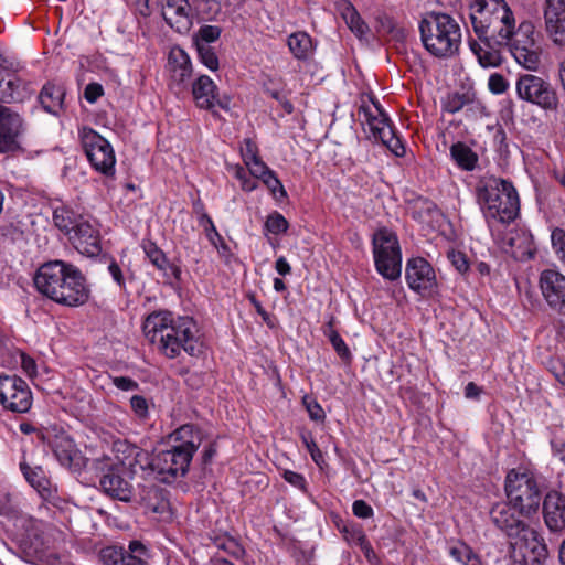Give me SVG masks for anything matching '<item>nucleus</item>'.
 <instances>
[{"instance_id": "f257e3e1", "label": "nucleus", "mask_w": 565, "mask_h": 565, "mask_svg": "<svg viewBox=\"0 0 565 565\" xmlns=\"http://www.w3.org/2000/svg\"><path fill=\"white\" fill-rule=\"evenodd\" d=\"M469 9L472 29L479 39L489 38L494 44L505 45L524 68H539L542 50L534 39L531 21H522L516 26L514 13L505 0H472Z\"/></svg>"}, {"instance_id": "f03ea898", "label": "nucleus", "mask_w": 565, "mask_h": 565, "mask_svg": "<svg viewBox=\"0 0 565 565\" xmlns=\"http://www.w3.org/2000/svg\"><path fill=\"white\" fill-rule=\"evenodd\" d=\"M143 333L168 359L179 356L181 351L191 356L202 352L199 329L191 317H174L170 311L152 312L143 322Z\"/></svg>"}, {"instance_id": "7ed1b4c3", "label": "nucleus", "mask_w": 565, "mask_h": 565, "mask_svg": "<svg viewBox=\"0 0 565 565\" xmlns=\"http://www.w3.org/2000/svg\"><path fill=\"white\" fill-rule=\"evenodd\" d=\"M34 285L40 294L67 307L82 306L89 298V288L82 271L64 260L43 264L35 274Z\"/></svg>"}, {"instance_id": "20e7f679", "label": "nucleus", "mask_w": 565, "mask_h": 565, "mask_svg": "<svg viewBox=\"0 0 565 565\" xmlns=\"http://www.w3.org/2000/svg\"><path fill=\"white\" fill-rule=\"evenodd\" d=\"M174 444L170 449L153 455L152 471L166 483L184 477L194 452L204 440V433L194 425H183L173 431Z\"/></svg>"}, {"instance_id": "39448f33", "label": "nucleus", "mask_w": 565, "mask_h": 565, "mask_svg": "<svg viewBox=\"0 0 565 565\" xmlns=\"http://www.w3.org/2000/svg\"><path fill=\"white\" fill-rule=\"evenodd\" d=\"M476 194L486 217L498 220L501 223H510L519 214L518 192L507 180L493 175L484 177L478 182Z\"/></svg>"}, {"instance_id": "423d86ee", "label": "nucleus", "mask_w": 565, "mask_h": 565, "mask_svg": "<svg viewBox=\"0 0 565 565\" xmlns=\"http://www.w3.org/2000/svg\"><path fill=\"white\" fill-rule=\"evenodd\" d=\"M420 38L425 49L434 56L447 58L456 55L461 44V29L447 13L431 12L420 21Z\"/></svg>"}, {"instance_id": "0eeeda50", "label": "nucleus", "mask_w": 565, "mask_h": 565, "mask_svg": "<svg viewBox=\"0 0 565 565\" xmlns=\"http://www.w3.org/2000/svg\"><path fill=\"white\" fill-rule=\"evenodd\" d=\"M56 227L64 232L72 245L88 257L102 252L99 231L88 216L77 214L68 207H58L53 213Z\"/></svg>"}, {"instance_id": "6e6552de", "label": "nucleus", "mask_w": 565, "mask_h": 565, "mask_svg": "<svg viewBox=\"0 0 565 565\" xmlns=\"http://www.w3.org/2000/svg\"><path fill=\"white\" fill-rule=\"evenodd\" d=\"M507 498L521 514L536 513L542 501V489L530 472L511 470L504 484Z\"/></svg>"}, {"instance_id": "1a4fd4ad", "label": "nucleus", "mask_w": 565, "mask_h": 565, "mask_svg": "<svg viewBox=\"0 0 565 565\" xmlns=\"http://www.w3.org/2000/svg\"><path fill=\"white\" fill-rule=\"evenodd\" d=\"M372 245L377 273L388 280L399 278L402 252L396 234L382 227L374 233Z\"/></svg>"}, {"instance_id": "9d476101", "label": "nucleus", "mask_w": 565, "mask_h": 565, "mask_svg": "<svg viewBox=\"0 0 565 565\" xmlns=\"http://www.w3.org/2000/svg\"><path fill=\"white\" fill-rule=\"evenodd\" d=\"M518 97L522 100L541 107L544 110L554 111L558 107L556 90L550 82L534 74H522L515 83Z\"/></svg>"}, {"instance_id": "9b49d317", "label": "nucleus", "mask_w": 565, "mask_h": 565, "mask_svg": "<svg viewBox=\"0 0 565 565\" xmlns=\"http://www.w3.org/2000/svg\"><path fill=\"white\" fill-rule=\"evenodd\" d=\"M82 147L94 169L105 175L115 173L116 158L111 145L92 128L79 131Z\"/></svg>"}, {"instance_id": "f8f14e48", "label": "nucleus", "mask_w": 565, "mask_h": 565, "mask_svg": "<svg viewBox=\"0 0 565 565\" xmlns=\"http://www.w3.org/2000/svg\"><path fill=\"white\" fill-rule=\"evenodd\" d=\"M511 558L514 565H543L547 558V546L532 527L512 537Z\"/></svg>"}, {"instance_id": "ddd939ff", "label": "nucleus", "mask_w": 565, "mask_h": 565, "mask_svg": "<svg viewBox=\"0 0 565 565\" xmlns=\"http://www.w3.org/2000/svg\"><path fill=\"white\" fill-rule=\"evenodd\" d=\"M373 104L375 111L364 106L360 108V114H363L372 137L381 141L396 157H403L405 154V147L396 136L390 118L380 107L379 103L374 102Z\"/></svg>"}, {"instance_id": "4468645a", "label": "nucleus", "mask_w": 565, "mask_h": 565, "mask_svg": "<svg viewBox=\"0 0 565 565\" xmlns=\"http://www.w3.org/2000/svg\"><path fill=\"white\" fill-rule=\"evenodd\" d=\"M0 403L12 412H28L32 395L26 382L15 375H0Z\"/></svg>"}, {"instance_id": "2eb2a0df", "label": "nucleus", "mask_w": 565, "mask_h": 565, "mask_svg": "<svg viewBox=\"0 0 565 565\" xmlns=\"http://www.w3.org/2000/svg\"><path fill=\"white\" fill-rule=\"evenodd\" d=\"M131 475L120 466L107 467L99 479L102 490L113 499L130 502L134 495V487L130 482Z\"/></svg>"}, {"instance_id": "dca6fc26", "label": "nucleus", "mask_w": 565, "mask_h": 565, "mask_svg": "<svg viewBox=\"0 0 565 565\" xmlns=\"http://www.w3.org/2000/svg\"><path fill=\"white\" fill-rule=\"evenodd\" d=\"M408 287L422 295L431 292L436 286V275L431 265L423 257L408 259L405 269Z\"/></svg>"}, {"instance_id": "f3484780", "label": "nucleus", "mask_w": 565, "mask_h": 565, "mask_svg": "<svg viewBox=\"0 0 565 565\" xmlns=\"http://www.w3.org/2000/svg\"><path fill=\"white\" fill-rule=\"evenodd\" d=\"M23 132V120L11 108L0 105V153L19 149V137Z\"/></svg>"}, {"instance_id": "a211bd4d", "label": "nucleus", "mask_w": 565, "mask_h": 565, "mask_svg": "<svg viewBox=\"0 0 565 565\" xmlns=\"http://www.w3.org/2000/svg\"><path fill=\"white\" fill-rule=\"evenodd\" d=\"M543 17L547 36L565 49V0H544Z\"/></svg>"}, {"instance_id": "6ab92c4d", "label": "nucleus", "mask_w": 565, "mask_h": 565, "mask_svg": "<svg viewBox=\"0 0 565 565\" xmlns=\"http://www.w3.org/2000/svg\"><path fill=\"white\" fill-rule=\"evenodd\" d=\"M523 514L510 501L498 502L490 510L493 524L508 536L514 537L530 526L521 519Z\"/></svg>"}, {"instance_id": "aec40b11", "label": "nucleus", "mask_w": 565, "mask_h": 565, "mask_svg": "<svg viewBox=\"0 0 565 565\" xmlns=\"http://www.w3.org/2000/svg\"><path fill=\"white\" fill-rule=\"evenodd\" d=\"M192 94L198 107L202 109H213L218 106L222 109L228 110L231 107V98L227 95L220 96L217 86L207 76H199L192 85Z\"/></svg>"}, {"instance_id": "412c9836", "label": "nucleus", "mask_w": 565, "mask_h": 565, "mask_svg": "<svg viewBox=\"0 0 565 565\" xmlns=\"http://www.w3.org/2000/svg\"><path fill=\"white\" fill-rule=\"evenodd\" d=\"M540 287L548 306L565 315V276L556 270H544L540 276Z\"/></svg>"}, {"instance_id": "4be33fe9", "label": "nucleus", "mask_w": 565, "mask_h": 565, "mask_svg": "<svg viewBox=\"0 0 565 565\" xmlns=\"http://www.w3.org/2000/svg\"><path fill=\"white\" fill-rule=\"evenodd\" d=\"M166 23L178 33H186L192 21L188 0H159Z\"/></svg>"}, {"instance_id": "5701e85b", "label": "nucleus", "mask_w": 565, "mask_h": 565, "mask_svg": "<svg viewBox=\"0 0 565 565\" xmlns=\"http://www.w3.org/2000/svg\"><path fill=\"white\" fill-rule=\"evenodd\" d=\"M49 444L62 466L74 471L82 468L83 456L70 436L65 434L55 435Z\"/></svg>"}, {"instance_id": "b1692460", "label": "nucleus", "mask_w": 565, "mask_h": 565, "mask_svg": "<svg viewBox=\"0 0 565 565\" xmlns=\"http://www.w3.org/2000/svg\"><path fill=\"white\" fill-rule=\"evenodd\" d=\"M543 514L546 526L558 532L565 529V497L556 491L548 492L543 501Z\"/></svg>"}, {"instance_id": "393cba45", "label": "nucleus", "mask_w": 565, "mask_h": 565, "mask_svg": "<svg viewBox=\"0 0 565 565\" xmlns=\"http://www.w3.org/2000/svg\"><path fill=\"white\" fill-rule=\"evenodd\" d=\"M469 41L471 52L477 56L479 64L487 67H498L503 63L500 47L502 45L494 44L489 38Z\"/></svg>"}, {"instance_id": "a878e982", "label": "nucleus", "mask_w": 565, "mask_h": 565, "mask_svg": "<svg viewBox=\"0 0 565 565\" xmlns=\"http://www.w3.org/2000/svg\"><path fill=\"white\" fill-rule=\"evenodd\" d=\"M168 70L172 83L181 86L192 75V65L189 55L180 47H172L168 57Z\"/></svg>"}, {"instance_id": "bb28decb", "label": "nucleus", "mask_w": 565, "mask_h": 565, "mask_svg": "<svg viewBox=\"0 0 565 565\" xmlns=\"http://www.w3.org/2000/svg\"><path fill=\"white\" fill-rule=\"evenodd\" d=\"M143 250L151 264L162 271L164 277L180 280L181 268L174 264H170L164 253L154 243H146Z\"/></svg>"}, {"instance_id": "cd10ccee", "label": "nucleus", "mask_w": 565, "mask_h": 565, "mask_svg": "<svg viewBox=\"0 0 565 565\" xmlns=\"http://www.w3.org/2000/svg\"><path fill=\"white\" fill-rule=\"evenodd\" d=\"M64 96L65 90L62 86L47 83L42 87L39 100L45 111L56 115L63 107Z\"/></svg>"}, {"instance_id": "c85d7f7f", "label": "nucleus", "mask_w": 565, "mask_h": 565, "mask_svg": "<svg viewBox=\"0 0 565 565\" xmlns=\"http://www.w3.org/2000/svg\"><path fill=\"white\" fill-rule=\"evenodd\" d=\"M287 44L297 60H307L313 52L312 39L306 32L290 34Z\"/></svg>"}, {"instance_id": "c756f323", "label": "nucleus", "mask_w": 565, "mask_h": 565, "mask_svg": "<svg viewBox=\"0 0 565 565\" xmlns=\"http://www.w3.org/2000/svg\"><path fill=\"white\" fill-rule=\"evenodd\" d=\"M20 469L28 482L43 497L51 495L50 482L40 467L32 468L26 462L20 463Z\"/></svg>"}, {"instance_id": "7c9ffc66", "label": "nucleus", "mask_w": 565, "mask_h": 565, "mask_svg": "<svg viewBox=\"0 0 565 565\" xmlns=\"http://www.w3.org/2000/svg\"><path fill=\"white\" fill-rule=\"evenodd\" d=\"M450 156L457 166L465 171H472L478 162V156L463 142L454 143L450 147Z\"/></svg>"}, {"instance_id": "2f4dec72", "label": "nucleus", "mask_w": 565, "mask_h": 565, "mask_svg": "<svg viewBox=\"0 0 565 565\" xmlns=\"http://www.w3.org/2000/svg\"><path fill=\"white\" fill-rule=\"evenodd\" d=\"M341 14L349 26V29L360 39H365L370 29L367 24L361 19L355 8L347 2L344 3Z\"/></svg>"}, {"instance_id": "473e14b6", "label": "nucleus", "mask_w": 565, "mask_h": 565, "mask_svg": "<svg viewBox=\"0 0 565 565\" xmlns=\"http://www.w3.org/2000/svg\"><path fill=\"white\" fill-rule=\"evenodd\" d=\"M142 501L145 508L152 513L163 514L169 509V502L163 498L162 490L154 486L147 488Z\"/></svg>"}, {"instance_id": "72a5a7b5", "label": "nucleus", "mask_w": 565, "mask_h": 565, "mask_svg": "<svg viewBox=\"0 0 565 565\" xmlns=\"http://www.w3.org/2000/svg\"><path fill=\"white\" fill-rule=\"evenodd\" d=\"M450 556L463 565H484L479 555L470 546L462 542H457L449 547Z\"/></svg>"}, {"instance_id": "f704fd0d", "label": "nucleus", "mask_w": 565, "mask_h": 565, "mask_svg": "<svg viewBox=\"0 0 565 565\" xmlns=\"http://www.w3.org/2000/svg\"><path fill=\"white\" fill-rule=\"evenodd\" d=\"M148 548L139 541H131L122 565H148Z\"/></svg>"}, {"instance_id": "c9c22d12", "label": "nucleus", "mask_w": 565, "mask_h": 565, "mask_svg": "<svg viewBox=\"0 0 565 565\" xmlns=\"http://www.w3.org/2000/svg\"><path fill=\"white\" fill-rule=\"evenodd\" d=\"M138 446L130 444L127 440H116L113 444V451L115 454L116 463L111 466H120V468L126 469L128 467V461L132 457V455L137 451Z\"/></svg>"}, {"instance_id": "e433bc0d", "label": "nucleus", "mask_w": 565, "mask_h": 565, "mask_svg": "<svg viewBox=\"0 0 565 565\" xmlns=\"http://www.w3.org/2000/svg\"><path fill=\"white\" fill-rule=\"evenodd\" d=\"M22 82L19 78H8L6 81V87L0 92V102L2 103H14L23 99V94L20 90Z\"/></svg>"}, {"instance_id": "4c0bfd02", "label": "nucleus", "mask_w": 565, "mask_h": 565, "mask_svg": "<svg viewBox=\"0 0 565 565\" xmlns=\"http://www.w3.org/2000/svg\"><path fill=\"white\" fill-rule=\"evenodd\" d=\"M153 456L151 457L147 450L137 448V451L132 455V457L128 461L127 470L132 476L136 473L137 468L145 470L147 468L152 470Z\"/></svg>"}, {"instance_id": "58836bf2", "label": "nucleus", "mask_w": 565, "mask_h": 565, "mask_svg": "<svg viewBox=\"0 0 565 565\" xmlns=\"http://www.w3.org/2000/svg\"><path fill=\"white\" fill-rule=\"evenodd\" d=\"M339 530L344 534V539L348 542L360 545L363 550H369L370 544L366 540L365 534L355 524H343L341 527L338 524Z\"/></svg>"}, {"instance_id": "ea45409f", "label": "nucleus", "mask_w": 565, "mask_h": 565, "mask_svg": "<svg viewBox=\"0 0 565 565\" xmlns=\"http://www.w3.org/2000/svg\"><path fill=\"white\" fill-rule=\"evenodd\" d=\"M196 51L200 61L211 71L218 68V57L211 45L203 43L202 41L196 42Z\"/></svg>"}, {"instance_id": "a19ab883", "label": "nucleus", "mask_w": 565, "mask_h": 565, "mask_svg": "<svg viewBox=\"0 0 565 565\" xmlns=\"http://www.w3.org/2000/svg\"><path fill=\"white\" fill-rule=\"evenodd\" d=\"M127 551L117 546H107L99 551L98 557L103 565H122Z\"/></svg>"}, {"instance_id": "79ce46f5", "label": "nucleus", "mask_w": 565, "mask_h": 565, "mask_svg": "<svg viewBox=\"0 0 565 565\" xmlns=\"http://www.w3.org/2000/svg\"><path fill=\"white\" fill-rule=\"evenodd\" d=\"M288 226V221L278 212L268 215L265 222V230L276 235L285 233Z\"/></svg>"}, {"instance_id": "37998d69", "label": "nucleus", "mask_w": 565, "mask_h": 565, "mask_svg": "<svg viewBox=\"0 0 565 565\" xmlns=\"http://www.w3.org/2000/svg\"><path fill=\"white\" fill-rule=\"evenodd\" d=\"M551 239L555 254L565 267V231L559 227L554 228L552 231Z\"/></svg>"}, {"instance_id": "c03bdc74", "label": "nucleus", "mask_w": 565, "mask_h": 565, "mask_svg": "<svg viewBox=\"0 0 565 565\" xmlns=\"http://www.w3.org/2000/svg\"><path fill=\"white\" fill-rule=\"evenodd\" d=\"M262 181L277 200H281L287 196L284 185L273 170L267 172L266 177L262 179Z\"/></svg>"}, {"instance_id": "a18cd8bd", "label": "nucleus", "mask_w": 565, "mask_h": 565, "mask_svg": "<svg viewBox=\"0 0 565 565\" xmlns=\"http://www.w3.org/2000/svg\"><path fill=\"white\" fill-rule=\"evenodd\" d=\"M381 30L392 36L396 41H403L406 36L404 28L398 26L390 17L380 19Z\"/></svg>"}, {"instance_id": "49530a36", "label": "nucleus", "mask_w": 565, "mask_h": 565, "mask_svg": "<svg viewBox=\"0 0 565 565\" xmlns=\"http://www.w3.org/2000/svg\"><path fill=\"white\" fill-rule=\"evenodd\" d=\"M221 33L222 29L217 25H203L199 29L195 35V43L198 41H202L203 43H207V45H210V43L218 40Z\"/></svg>"}, {"instance_id": "de8ad7c7", "label": "nucleus", "mask_w": 565, "mask_h": 565, "mask_svg": "<svg viewBox=\"0 0 565 565\" xmlns=\"http://www.w3.org/2000/svg\"><path fill=\"white\" fill-rule=\"evenodd\" d=\"M328 337L338 355L342 360L349 361L351 359V352L341 335L335 330H330Z\"/></svg>"}, {"instance_id": "09e8293b", "label": "nucleus", "mask_w": 565, "mask_h": 565, "mask_svg": "<svg viewBox=\"0 0 565 565\" xmlns=\"http://www.w3.org/2000/svg\"><path fill=\"white\" fill-rule=\"evenodd\" d=\"M547 370L555 380L565 386V362L559 358H552L547 362Z\"/></svg>"}, {"instance_id": "8fccbe9b", "label": "nucleus", "mask_w": 565, "mask_h": 565, "mask_svg": "<svg viewBox=\"0 0 565 565\" xmlns=\"http://www.w3.org/2000/svg\"><path fill=\"white\" fill-rule=\"evenodd\" d=\"M303 405L306 406L309 417L312 420L321 422L324 419V417H326L324 411L316 399H313L309 396H305Z\"/></svg>"}, {"instance_id": "3c124183", "label": "nucleus", "mask_w": 565, "mask_h": 565, "mask_svg": "<svg viewBox=\"0 0 565 565\" xmlns=\"http://www.w3.org/2000/svg\"><path fill=\"white\" fill-rule=\"evenodd\" d=\"M488 87L493 94H503L509 88V83L503 75L493 73L489 77Z\"/></svg>"}, {"instance_id": "603ef678", "label": "nucleus", "mask_w": 565, "mask_h": 565, "mask_svg": "<svg viewBox=\"0 0 565 565\" xmlns=\"http://www.w3.org/2000/svg\"><path fill=\"white\" fill-rule=\"evenodd\" d=\"M130 406L136 416L147 418L149 415L148 401L141 395H134L130 398Z\"/></svg>"}, {"instance_id": "864d4df0", "label": "nucleus", "mask_w": 565, "mask_h": 565, "mask_svg": "<svg viewBox=\"0 0 565 565\" xmlns=\"http://www.w3.org/2000/svg\"><path fill=\"white\" fill-rule=\"evenodd\" d=\"M0 514L8 518H14L18 515V509L13 504L11 495L2 491H0Z\"/></svg>"}, {"instance_id": "5fc2aeb1", "label": "nucleus", "mask_w": 565, "mask_h": 565, "mask_svg": "<svg viewBox=\"0 0 565 565\" xmlns=\"http://www.w3.org/2000/svg\"><path fill=\"white\" fill-rule=\"evenodd\" d=\"M448 259L451 262L452 266L461 274L466 273L469 269L467 256L461 252H449Z\"/></svg>"}, {"instance_id": "6e6d98bb", "label": "nucleus", "mask_w": 565, "mask_h": 565, "mask_svg": "<svg viewBox=\"0 0 565 565\" xmlns=\"http://www.w3.org/2000/svg\"><path fill=\"white\" fill-rule=\"evenodd\" d=\"M244 147L242 148V157L245 164L260 159L257 153V146L250 139H245Z\"/></svg>"}, {"instance_id": "4d7b16f0", "label": "nucleus", "mask_w": 565, "mask_h": 565, "mask_svg": "<svg viewBox=\"0 0 565 565\" xmlns=\"http://www.w3.org/2000/svg\"><path fill=\"white\" fill-rule=\"evenodd\" d=\"M303 444L306 445L308 451L310 452V456L312 460L318 465L321 466L323 462V455L319 447L317 446L316 441L312 437H302Z\"/></svg>"}, {"instance_id": "13d9d810", "label": "nucleus", "mask_w": 565, "mask_h": 565, "mask_svg": "<svg viewBox=\"0 0 565 565\" xmlns=\"http://www.w3.org/2000/svg\"><path fill=\"white\" fill-rule=\"evenodd\" d=\"M352 511L355 516L361 519H369L373 516L372 507L364 500H355L352 505Z\"/></svg>"}, {"instance_id": "bf43d9fd", "label": "nucleus", "mask_w": 565, "mask_h": 565, "mask_svg": "<svg viewBox=\"0 0 565 565\" xmlns=\"http://www.w3.org/2000/svg\"><path fill=\"white\" fill-rule=\"evenodd\" d=\"M111 382L118 390L125 392L135 391L139 387V384L128 376H113Z\"/></svg>"}, {"instance_id": "052dcab7", "label": "nucleus", "mask_w": 565, "mask_h": 565, "mask_svg": "<svg viewBox=\"0 0 565 565\" xmlns=\"http://www.w3.org/2000/svg\"><path fill=\"white\" fill-rule=\"evenodd\" d=\"M104 94V88L98 83H89L84 90V97L88 103H95Z\"/></svg>"}, {"instance_id": "680f3d73", "label": "nucleus", "mask_w": 565, "mask_h": 565, "mask_svg": "<svg viewBox=\"0 0 565 565\" xmlns=\"http://www.w3.org/2000/svg\"><path fill=\"white\" fill-rule=\"evenodd\" d=\"M250 174L257 179H264L270 169L260 160H255L246 164Z\"/></svg>"}, {"instance_id": "e2e57ef3", "label": "nucleus", "mask_w": 565, "mask_h": 565, "mask_svg": "<svg viewBox=\"0 0 565 565\" xmlns=\"http://www.w3.org/2000/svg\"><path fill=\"white\" fill-rule=\"evenodd\" d=\"M0 236L13 242L22 236V231L13 223H7L0 226Z\"/></svg>"}, {"instance_id": "0e129e2a", "label": "nucleus", "mask_w": 565, "mask_h": 565, "mask_svg": "<svg viewBox=\"0 0 565 565\" xmlns=\"http://www.w3.org/2000/svg\"><path fill=\"white\" fill-rule=\"evenodd\" d=\"M466 103L467 98L465 95L454 94L449 96L447 100L446 110L449 113H457L465 106Z\"/></svg>"}, {"instance_id": "69168bd1", "label": "nucleus", "mask_w": 565, "mask_h": 565, "mask_svg": "<svg viewBox=\"0 0 565 565\" xmlns=\"http://www.w3.org/2000/svg\"><path fill=\"white\" fill-rule=\"evenodd\" d=\"M265 93L271 98L279 102V104L282 106L287 114H291L294 111L292 104L286 97H284L279 90L266 87Z\"/></svg>"}, {"instance_id": "338daca9", "label": "nucleus", "mask_w": 565, "mask_h": 565, "mask_svg": "<svg viewBox=\"0 0 565 565\" xmlns=\"http://www.w3.org/2000/svg\"><path fill=\"white\" fill-rule=\"evenodd\" d=\"M185 382L192 388H200L205 382V374L202 372H186Z\"/></svg>"}, {"instance_id": "774afa93", "label": "nucleus", "mask_w": 565, "mask_h": 565, "mask_svg": "<svg viewBox=\"0 0 565 565\" xmlns=\"http://www.w3.org/2000/svg\"><path fill=\"white\" fill-rule=\"evenodd\" d=\"M284 478L287 482H289L290 484H292L299 489H305V487H306V480H305L303 476L298 472L286 470L284 472Z\"/></svg>"}]
</instances>
